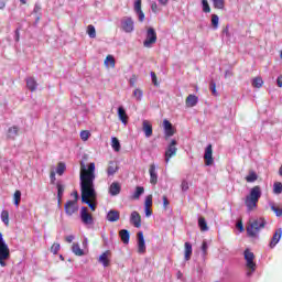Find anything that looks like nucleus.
I'll list each match as a JSON object with an SVG mask.
<instances>
[{
    "label": "nucleus",
    "instance_id": "nucleus-26",
    "mask_svg": "<svg viewBox=\"0 0 282 282\" xmlns=\"http://www.w3.org/2000/svg\"><path fill=\"white\" fill-rule=\"evenodd\" d=\"M17 135H19V127L13 126V127L8 129L7 138L9 140H14V138H17Z\"/></svg>",
    "mask_w": 282,
    "mask_h": 282
},
{
    "label": "nucleus",
    "instance_id": "nucleus-63",
    "mask_svg": "<svg viewBox=\"0 0 282 282\" xmlns=\"http://www.w3.org/2000/svg\"><path fill=\"white\" fill-rule=\"evenodd\" d=\"M7 0H0V10H3L6 8Z\"/></svg>",
    "mask_w": 282,
    "mask_h": 282
},
{
    "label": "nucleus",
    "instance_id": "nucleus-23",
    "mask_svg": "<svg viewBox=\"0 0 282 282\" xmlns=\"http://www.w3.org/2000/svg\"><path fill=\"white\" fill-rule=\"evenodd\" d=\"M184 247V259L185 261H191V257H193V245L191 242H185Z\"/></svg>",
    "mask_w": 282,
    "mask_h": 282
},
{
    "label": "nucleus",
    "instance_id": "nucleus-42",
    "mask_svg": "<svg viewBox=\"0 0 282 282\" xmlns=\"http://www.w3.org/2000/svg\"><path fill=\"white\" fill-rule=\"evenodd\" d=\"M212 25L214 30H217V28H219V15L217 14L212 15Z\"/></svg>",
    "mask_w": 282,
    "mask_h": 282
},
{
    "label": "nucleus",
    "instance_id": "nucleus-20",
    "mask_svg": "<svg viewBox=\"0 0 282 282\" xmlns=\"http://www.w3.org/2000/svg\"><path fill=\"white\" fill-rule=\"evenodd\" d=\"M25 83L29 91H36V89H39V83H36L34 77H28Z\"/></svg>",
    "mask_w": 282,
    "mask_h": 282
},
{
    "label": "nucleus",
    "instance_id": "nucleus-49",
    "mask_svg": "<svg viewBox=\"0 0 282 282\" xmlns=\"http://www.w3.org/2000/svg\"><path fill=\"white\" fill-rule=\"evenodd\" d=\"M58 250H61V243H53V246L51 247V252H53L54 254H58Z\"/></svg>",
    "mask_w": 282,
    "mask_h": 282
},
{
    "label": "nucleus",
    "instance_id": "nucleus-34",
    "mask_svg": "<svg viewBox=\"0 0 282 282\" xmlns=\"http://www.w3.org/2000/svg\"><path fill=\"white\" fill-rule=\"evenodd\" d=\"M111 147L113 149V151H116L117 153L120 151V140H118V138L112 137L111 138Z\"/></svg>",
    "mask_w": 282,
    "mask_h": 282
},
{
    "label": "nucleus",
    "instance_id": "nucleus-10",
    "mask_svg": "<svg viewBox=\"0 0 282 282\" xmlns=\"http://www.w3.org/2000/svg\"><path fill=\"white\" fill-rule=\"evenodd\" d=\"M80 219L85 226H91V224H94V217L89 214V209L87 207H82Z\"/></svg>",
    "mask_w": 282,
    "mask_h": 282
},
{
    "label": "nucleus",
    "instance_id": "nucleus-22",
    "mask_svg": "<svg viewBox=\"0 0 282 282\" xmlns=\"http://www.w3.org/2000/svg\"><path fill=\"white\" fill-rule=\"evenodd\" d=\"M120 191H122V187L120 186V183L113 182L109 187V194L112 197H116V195H120Z\"/></svg>",
    "mask_w": 282,
    "mask_h": 282
},
{
    "label": "nucleus",
    "instance_id": "nucleus-4",
    "mask_svg": "<svg viewBox=\"0 0 282 282\" xmlns=\"http://www.w3.org/2000/svg\"><path fill=\"white\" fill-rule=\"evenodd\" d=\"M10 259V247H8V243L6 242V239H3V234L0 231V265L1 268H6L8 261Z\"/></svg>",
    "mask_w": 282,
    "mask_h": 282
},
{
    "label": "nucleus",
    "instance_id": "nucleus-40",
    "mask_svg": "<svg viewBox=\"0 0 282 282\" xmlns=\"http://www.w3.org/2000/svg\"><path fill=\"white\" fill-rule=\"evenodd\" d=\"M67 169V165H65L64 162H59L57 164V169H56V173L57 175H63V173H65V170Z\"/></svg>",
    "mask_w": 282,
    "mask_h": 282
},
{
    "label": "nucleus",
    "instance_id": "nucleus-46",
    "mask_svg": "<svg viewBox=\"0 0 282 282\" xmlns=\"http://www.w3.org/2000/svg\"><path fill=\"white\" fill-rule=\"evenodd\" d=\"M209 89H210L213 96H217V84L215 83V80H212L209 83Z\"/></svg>",
    "mask_w": 282,
    "mask_h": 282
},
{
    "label": "nucleus",
    "instance_id": "nucleus-25",
    "mask_svg": "<svg viewBox=\"0 0 282 282\" xmlns=\"http://www.w3.org/2000/svg\"><path fill=\"white\" fill-rule=\"evenodd\" d=\"M185 102L186 107H196L199 98L196 95H188Z\"/></svg>",
    "mask_w": 282,
    "mask_h": 282
},
{
    "label": "nucleus",
    "instance_id": "nucleus-48",
    "mask_svg": "<svg viewBox=\"0 0 282 282\" xmlns=\"http://www.w3.org/2000/svg\"><path fill=\"white\" fill-rule=\"evenodd\" d=\"M116 173H118V167H113V166H108L107 169V175L111 176V175H116Z\"/></svg>",
    "mask_w": 282,
    "mask_h": 282
},
{
    "label": "nucleus",
    "instance_id": "nucleus-57",
    "mask_svg": "<svg viewBox=\"0 0 282 282\" xmlns=\"http://www.w3.org/2000/svg\"><path fill=\"white\" fill-rule=\"evenodd\" d=\"M50 177H51V184H54V182H56V173L51 172Z\"/></svg>",
    "mask_w": 282,
    "mask_h": 282
},
{
    "label": "nucleus",
    "instance_id": "nucleus-41",
    "mask_svg": "<svg viewBox=\"0 0 282 282\" xmlns=\"http://www.w3.org/2000/svg\"><path fill=\"white\" fill-rule=\"evenodd\" d=\"M87 34L90 39H96V28L91 24L87 26Z\"/></svg>",
    "mask_w": 282,
    "mask_h": 282
},
{
    "label": "nucleus",
    "instance_id": "nucleus-21",
    "mask_svg": "<svg viewBox=\"0 0 282 282\" xmlns=\"http://www.w3.org/2000/svg\"><path fill=\"white\" fill-rule=\"evenodd\" d=\"M142 131L144 132L145 138H151V135H153V126L149 120H143Z\"/></svg>",
    "mask_w": 282,
    "mask_h": 282
},
{
    "label": "nucleus",
    "instance_id": "nucleus-33",
    "mask_svg": "<svg viewBox=\"0 0 282 282\" xmlns=\"http://www.w3.org/2000/svg\"><path fill=\"white\" fill-rule=\"evenodd\" d=\"M13 204L19 208V204H21V191L17 189L13 194Z\"/></svg>",
    "mask_w": 282,
    "mask_h": 282
},
{
    "label": "nucleus",
    "instance_id": "nucleus-31",
    "mask_svg": "<svg viewBox=\"0 0 282 282\" xmlns=\"http://www.w3.org/2000/svg\"><path fill=\"white\" fill-rule=\"evenodd\" d=\"M198 228L203 232H206V230H208V224L206 223V218H204V217L198 218Z\"/></svg>",
    "mask_w": 282,
    "mask_h": 282
},
{
    "label": "nucleus",
    "instance_id": "nucleus-45",
    "mask_svg": "<svg viewBox=\"0 0 282 282\" xmlns=\"http://www.w3.org/2000/svg\"><path fill=\"white\" fill-rule=\"evenodd\" d=\"M79 135H80V139L84 140V142H87V140H89V135H91V133L87 130H83Z\"/></svg>",
    "mask_w": 282,
    "mask_h": 282
},
{
    "label": "nucleus",
    "instance_id": "nucleus-55",
    "mask_svg": "<svg viewBox=\"0 0 282 282\" xmlns=\"http://www.w3.org/2000/svg\"><path fill=\"white\" fill-rule=\"evenodd\" d=\"M223 34L224 36H227V39H230V31L228 25L223 30Z\"/></svg>",
    "mask_w": 282,
    "mask_h": 282
},
{
    "label": "nucleus",
    "instance_id": "nucleus-62",
    "mask_svg": "<svg viewBox=\"0 0 282 282\" xmlns=\"http://www.w3.org/2000/svg\"><path fill=\"white\" fill-rule=\"evenodd\" d=\"M33 12H35V14L39 13V12H41V6L35 4V6H34V9H33Z\"/></svg>",
    "mask_w": 282,
    "mask_h": 282
},
{
    "label": "nucleus",
    "instance_id": "nucleus-39",
    "mask_svg": "<svg viewBox=\"0 0 282 282\" xmlns=\"http://www.w3.org/2000/svg\"><path fill=\"white\" fill-rule=\"evenodd\" d=\"M273 193L275 195H281V193H282V183L281 182H275L273 184Z\"/></svg>",
    "mask_w": 282,
    "mask_h": 282
},
{
    "label": "nucleus",
    "instance_id": "nucleus-12",
    "mask_svg": "<svg viewBox=\"0 0 282 282\" xmlns=\"http://www.w3.org/2000/svg\"><path fill=\"white\" fill-rule=\"evenodd\" d=\"M76 204H78V203H76V200H68L65 204L64 210L68 217H72V215H74V213H78V205H76Z\"/></svg>",
    "mask_w": 282,
    "mask_h": 282
},
{
    "label": "nucleus",
    "instance_id": "nucleus-51",
    "mask_svg": "<svg viewBox=\"0 0 282 282\" xmlns=\"http://www.w3.org/2000/svg\"><path fill=\"white\" fill-rule=\"evenodd\" d=\"M20 30H21V29H17V30L14 31V41H15V43H19V41H20V39H21Z\"/></svg>",
    "mask_w": 282,
    "mask_h": 282
},
{
    "label": "nucleus",
    "instance_id": "nucleus-58",
    "mask_svg": "<svg viewBox=\"0 0 282 282\" xmlns=\"http://www.w3.org/2000/svg\"><path fill=\"white\" fill-rule=\"evenodd\" d=\"M144 210H145V217H151V215H153V212L151 210V208L145 207Z\"/></svg>",
    "mask_w": 282,
    "mask_h": 282
},
{
    "label": "nucleus",
    "instance_id": "nucleus-14",
    "mask_svg": "<svg viewBox=\"0 0 282 282\" xmlns=\"http://www.w3.org/2000/svg\"><path fill=\"white\" fill-rule=\"evenodd\" d=\"M163 129H164L165 138H172V135H175V130L173 129V123H171V121L164 119Z\"/></svg>",
    "mask_w": 282,
    "mask_h": 282
},
{
    "label": "nucleus",
    "instance_id": "nucleus-18",
    "mask_svg": "<svg viewBox=\"0 0 282 282\" xmlns=\"http://www.w3.org/2000/svg\"><path fill=\"white\" fill-rule=\"evenodd\" d=\"M117 113L122 124H127V122H129V116H127V110L124 109V106H119Z\"/></svg>",
    "mask_w": 282,
    "mask_h": 282
},
{
    "label": "nucleus",
    "instance_id": "nucleus-47",
    "mask_svg": "<svg viewBox=\"0 0 282 282\" xmlns=\"http://www.w3.org/2000/svg\"><path fill=\"white\" fill-rule=\"evenodd\" d=\"M200 250L203 252V257H206L208 254V242L203 241Z\"/></svg>",
    "mask_w": 282,
    "mask_h": 282
},
{
    "label": "nucleus",
    "instance_id": "nucleus-5",
    "mask_svg": "<svg viewBox=\"0 0 282 282\" xmlns=\"http://www.w3.org/2000/svg\"><path fill=\"white\" fill-rule=\"evenodd\" d=\"M177 154V140L173 139L167 148L165 149V164H169V162H171V158H173L174 155Z\"/></svg>",
    "mask_w": 282,
    "mask_h": 282
},
{
    "label": "nucleus",
    "instance_id": "nucleus-19",
    "mask_svg": "<svg viewBox=\"0 0 282 282\" xmlns=\"http://www.w3.org/2000/svg\"><path fill=\"white\" fill-rule=\"evenodd\" d=\"M107 221H110L111 224L118 221L120 219V212L116 209H111L107 213L106 216Z\"/></svg>",
    "mask_w": 282,
    "mask_h": 282
},
{
    "label": "nucleus",
    "instance_id": "nucleus-24",
    "mask_svg": "<svg viewBox=\"0 0 282 282\" xmlns=\"http://www.w3.org/2000/svg\"><path fill=\"white\" fill-rule=\"evenodd\" d=\"M119 237L126 246L129 245V240L131 239V234L127 229H121L119 231Z\"/></svg>",
    "mask_w": 282,
    "mask_h": 282
},
{
    "label": "nucleus",
    "instance_id": "nucleus-6",
    "mask_svg": "<svg viewBox=\"0 0 282 282\" xmlns=\"http://www.w3.org/2000/svg\"><path fill=\"white\" fill-rule=\"evenodd\" d=\"M156 42H158V33L155 32V29L150 26L147 31L145 40L143 41V45L145 47H151Z\"/></svg>",
    "mask_w": 282,
    "mask_h": 282
},
{
    "label": "nucleus",
    "instance_id": "nucleus-59",
    "mask_svg": "<svg viewBox=\"0 0 282 282\" xmlns=\"http://www.w3.org/2000/svg\"><path fill=\"white\" fill-rule=\"evenodd\" d=\"M169 198L166 196H163V206L164 208H167L169 207Z\"/></svg>",
    "mask_w": 282,
    "mask_h": 282
},
{
    "label": "nucleus",
    "instance_id": "nucleus-13",
    "mask_svg": "<svg viewBox=\"0 0 282 282\" xmlns=\"http://www.w3.org/2000/svg\"><path fill=\"white\" fill-rule=\"evenodd\" d=\"M149 173L150 184H152V186H155V184H158V165H155V163H152L150 165Z\"/></svg>",
    "mask_w": 282,
    "mask_h": 282
},
{
    "label": "nucleus",
    "instance_id": "nucleus-52",
    "mask_svg": "<svg viewBox=\"0 0 282 282\" xmlns=\"http://www.w3.org/2000/svg\"><path fill=\"white\" fill-rule=\"evenodd\" d=\"M152 204H153V197L152 196H147L145 207L152 206Z\"/></svg>",
    "mask_w": 282,
    "mask_h": 282
},
{
    "label": "nucleus",
    "instance_id": "nucleus-7",
    "mask_svg": "<svg viewBox=\"0 0 282 282\" xmlns=\"http://www.w3.org/2000/svg\"><path fill=\"white\" fill-rule=\"evenodd\" d=\"M245 260L247 261V268L254 272L257 270V263L254 262V253L250 251V249H246L245 252Z\"/></svg>",
    "mask_w": 282,
    "mask_h": 282
},
{
    "label": "nucleus",
    "instance_id": "nucleus-2",
    "mask_svg": "<svg viewBox=\"0 0 282 282\" xmlns=\"http://www.w3.org/2000/svg\"><path fill=\"white\" fill-rule=\"evenodd\" d=\"M261 195H262L261 186L256 185L250 189L249 195H247L245 198V206L247 207L249 213L254 210V208H257V204H259V199H261Z\"/></svg>",
    "mask_w": 282,
    "mask_h": 282
},
{
    "label": "nucleus",
    "instance_id": "nucleus-16",
    "mask_svg": "<svg viewBox=\"0 0 282 282\" xmlns=\"http://www.w3.org/2000/svg\"><path fill=\"white\" fill-rule=\"evenodd\" d=\"M130 224L134 226V228H141L142 227V218L140 217V214L138 212H132L130 216Z\"/></svg>",
    "mask_w": 282,
    "mask_h": 282
},
{
    "label": "nucleus",
    "instance_id": "nucleus-11",
    "mask_svg": "<svg viewBox=\"0 0 282 282\" xmlns=\"http://www.w3.org/2000/svg\"><path fill=\"white\" fill-rule=\"evenodd\" d=\"M205 166H213L215 159H213V144H208L204 153Z\"/></svg>",
    "mask_w": 282,
    "mask_h": 282
},
{
    "label": "nucleus",
    "instance_id": "nucleus-30",
    "mask_svg": "<svg viewBox=\"0 0 282 282\" xmlns=\"http://www.w3.org/2000/svg\"><path fill=\"white\" fill-rule=\"evenodd\" d=\"M63 193H65V186L63 184L57 183V204L61 206V199H63Z\"/></svg>",
    "mask_w": 282,
    "mask_h": 282
},
{
    "label": "nucleus",
    "instance_id": "nucleus-60",
    "mask_svg": "<svg viewBox=\"0 0 282 282\" xmlns=\"http://www.w3.org/2000/svg\"><path fill=\"white\" fill-rule=\"evenodd\" d=\"M276 85H278V87H282V75H280V76L276 78Z\"/></svg>",
    "mask_w": 282,
    "mask_h": 282
},
{
    "label": "nucleus",
    "instance_id": "nucleus-54",
    "mask_svg": "<svg viewBox=\"0 0 282 282\" xmlns=\"http://www.w3.org/2000/svg\"><path fill=\"white\" fill-rule=\"evenodd\" d=\"M108 63H111V65H116V59H113V57L111 56H107L105 64L107 65Z\"/></svg>",
    "mask_w": 282,
    "mask_h": 282
},
{
    "label": "nucleus",
    "instance_id": "nucleus-37",
    "mask_svg": "<svg viewBox=\"0 0 282 282\" xmlns=\"http://www.w3.org/2000/svg\"><path fill=\"white\" fill-rule=\"evenodd\" d=\"M133 96L135 98V100H138V102H140V100H142L144 93L142 91V89L137 88L133 90Z\"/></svg>",
    "mask_w": 282,
    "mask_h": 282
},
{
    "label": "nucleus",
    "instance_id": "nucleus-28",
    "mask_svg": "<svg viewBox=\"0 0 282 282\" xmlns=\"http://www.w3.org/2000/svg\"><path fill=\"white\" fill-rule=\"evenodd\" d=\"M107 254H109V251L104 252L99 257V263H101L104 265V268H109V258Z\"/></svg>",
    "mask_w": 282,
    "mask_h": 282
},
{
    "label": "nucleus",
    "instance_id": "nucleus-29",
    "mask_svg": "<svg viewBox=\"0 0 282 282\" xmlns=\"http://www.w3.org/2000/svg\"><path fill=\"white\" fill-rule=\"evenodd\" d=\"M1 221L4 224V226H10V213L6 209L1 212Z\"/></svg>",
    "mask_w": 282,
    "mask_h": 282
},
{
    "label": "nucleus",
    "instance_id": "nucleus-3",
    "mask_svg": "<svg viewBox=\"0 0 282 282\" xmlns=\"http://www.w3.org/2000/svg\"><path fill=\"white\" fill-rule=\"evenodd\" d=\"M268 226V221L263 217L256 218L252 223H250L247 227V235L252 239L259 237V232L263 230Z\"/></svg>",
    "mask_w": 282,
    "mask_h": 282
},
{
    "label": "nucleus",
    "instance_id": "nucleus-9",
    "mask_svg": "<svg viewBox=\"0 0 282 282\" xmlns=\"http://www.w3.org/2000/svg\"><path fill=\"white\" fill-rule=\"evenodd\" d=\"M137 246L139 254H144V252H147V241L144 240L143 231L137 234Z\"/></svg>",
    "mask_w": 282,
    "mask_h": 282
},
{
    "label": "nucleus",
    "instance_id": "nucleus-32",
    "mask_svg": "<svg viewBox=\"0 0 282 282\" xmlns=\"http://www.w3.org/2000/svg\"><path fill=\"white\" fill-rule=\"evenodd\" d=\"M141 195H144V187H142V186H137V188H135V191H134V193H133V195H132V198L133 199H140V196Z\"/></svg>",
    "mask_w": 282,
    "mask_h": 282
},
{
    "label": "nucleus",
    "instance_id": "nucleus-61",
    "mask_svg": "<svg viewBox=\"0 0 282 282\" xmlns=\"http://www.w3.org/2000/svg\"><path fill=\"white\" fill-rule=\"evenodd\" d=\"M66 241H67V243H72V241H74V235L67 236Z\"/></svg>",
    "mask_w": 282,
    "mask_h": 282
},
{
    "label": "nucleus",
    "instance_id": "nucleus-35",
    "mask_svg": "<svg viewBox=\"0 0 282 282\" xmlns=\"http://www.w3.org/2000/svg\"><path fill=\"white\" fill-rule=\"evenodd\" d=\"M259 180V175L254 171L249 172V175L246 176V182L252 183Z\"/></svg>",
    "mask_w": 282,
    "mask_h": 282
},
{
    "label": "nucleus",
    "instance_id": "nucleus-17",
    "mask_svg": "<svg viewBox=\"0 0 282 282\" xmlns=\"http://www.w3.org/2000/svg\"><path fill=\"white\" fill-rule=\"evenodd\" d=\"M281 237H282V229L279 228L275 230L270 243H269V247L272 249V248H275L276 247V243H279L281 241Z\"/></svg>",
    "mask_w": 282,
    "mask_h": 282
},
{
    "label": "nucleus",
    "instance_id": "nucleus-53",
    "mask_svg": "<svg viewBox=\"0 0 282 282\" xmlns=\"http://www.w3.org/2000/svg\"><path fill=\"white\" fill-rule=\"evenodd\" d=\"M182 191L183 193H186V191H188V182L183 181L181 184Z\"/></svg>",
    "mask_w": 282,
    "mask_h": 282
},
{
    "label": "nucleus",
    "instance_id": "nucleus-43",
    "mask_svg": "<svg viewBox=\"0 0 282 282\" xmlns=\"http://www.w3.org/2000/svg\"><path fill=\"white\" fill-rule=\"evenodd\" d=\"M271 210L275 213V217H282V208L276 207L274 204H270Z\"/></svg>",
    "mask_w": 282,
    "mask_h": 282
},
{
    "label": "nucleus",
    "instance_id": "nucleus-38",
    "mask_svg": "<svg viewBox=\"0 0 282 282\" xmlns=\"http://www.w3.org/2000/svg\"><path fill=\"white\" fill-rule=\"evenodd\" d=\"M212 1H213V6H214V8H216V10H224V8H225L224 0H212Z\"/></svg>",
    "mask_w": 282,
    "mask_h": 282
},
{
    "label": "nucleus",
    "instance_id": "nucleus-56",
    "mask_svg": "<svg viewBox=\"0 0 282 282\" xmlns=\"http://www.w3.org/2000/svg\"><path fill=\"white\" fill-rule=\"evenodd\" d=\"M236 228H238L239 232H243V223L238 221V223L236 224Z\"/></svg>",
    "mask_w": 282,
    "mask_h": 282
},
{
    "label": "nucleus",
    "instance_id": "nucleus-15",
    "mask_svg": "<svg viewBox=\"0 0 282 282\" xmlns=\"http://www.w3.org/2000/svg\"><path fill=\"white\" fill-rule=\"evenodd\" d=\"M134 12L140 23L144 22V12L142 11V0H134Z\"/></svg>",
    "mask_w": 282,
    "mask_h": 282
},
{
    "label": "nucleus",
    "instance_id": "nucleus-64",
    "mask_svg": "<svg viewBox=\"0 0 282 282\" xmlns=\"http://www.w3.org/2000/svg\"><path fill=\"white\" fill-rule=\"evenodd\" d=\"M151 10H152V12H158V4L156 3H152L151 4Z\"/></svg>",
    "mask_w": 282,
    "mask_h": 282
},
{
    "label": "nucleus",
    "instance_id": "nucleus-1",
    "mask_svg": "<svg viewBox=\"0 0 282 282\" xmlns=\"http://www.w3.org/2000/svg\"><path fill=\"white\" fill-rule=\"evenodd\" d=\"M96 164L89 163L88 170L85 161L80 162V191H82V203L87 204L90 210H96V204L91 203L97 197L96 186L94 185V180H96ZM91 199V200H89Z\"/></svg>",
    "mask_w": 282,
    "mask_h": 282
},
{
    "label": "nucleus",
    "instance_id": "nucleus-27",
    "mask_svg": "<svg viewBox=\"0 0 282 282\" xmlns=\"http://www.w3.org/2000/svg\"><path fill=\"white\" fill-rule=\"evenodd\" d=\"M72 252L75 253L76 257L85 256V251L83 249H80V245H78V243H73Z\"/></svg>",
    "mask_w": 282,
    "mask_h": 282
},
{
    "label": "nucleus",
    "instance_id": "nucleus-50",
    "mask_svg": "<svg viewBox=\"0 0 282 282\" xmlns=\"http://www.w3.org/2000/svg\"><path fill=\"white\" fill-rule=\"evenodd\" d=\"M150 76H151L153 86H154V87H158V85H160V84H158V76L155 75V73H154V72H151V73H150Z\"/></svg>",
    "mask_w": 282,
    "mask_h": 282
},
{
    "label": "nucleus",
    "instance_id": "nucleus-8",
    "mask_svg": "<svg viewBox=\"0 0 282 282\" xmlns=\"http://www.w3.org/2000/svg\"><path fill=\"white\" fill-rule=\"evenodd\" d=\"M121 28L123 32H126L127 34H131V32L135 30V24L133 22V19L130 17L123 18L121 20Z\"/></svg>",
    "mask_w": 282,
    "mask_h": 282
},
{
    "label": "nucleus",
    "instance_id": "nucleus-36",
    "mask_svg": "<svg viewBox=\"0 0 282 282\" xmlns=\"http://www.w3.org/2000/svg\"><path fill=\"white\" fill-rule=\"evenodd\" d=\"M252 87H256V89H261V87H263V79L261 77L253 78Z\"/></svg>",
    "mask_w": 282,
    "mask_h": 282
},
{
    "label": "nucleus",
    "instance_id": "nucleus-44",
    "mask_svg": "<svg viewBox=\"0 0 282 282\" xmlns=\"http://www.w3.org/2000/svg\"><path fill=\"white\" fill-rule=\"evenodd\" d=\"M202 6H203V12L208 14V12H210V4H208V0H202Z\"/></svg>",
    "mask_w": 282,
    "mask_h": 282
}]
</instances>
